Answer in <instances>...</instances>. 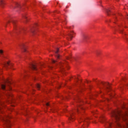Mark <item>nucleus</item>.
<instances>
[{
	"instance_id": "1a4fd4ad",
	"label": "nucleus",
	"mask_w": 128,
	"mask_h": 128,
	"mask_svg": "<svg viewBox=\"0 0 128 128\" xmlns=\"http://www.w3.org/2000/svg\"><path fill=\"white\" fill-rule=\"evenodd\" d=\"M112 126H114V124L112 123L106 122L105 124V128H112Z\"/></svg>"
},
{
	"instance_id": "5701e85b",
	"label": "nucleus",
	"mask_w": 128,
	"mask_h": 128,
	"mask_svg": "<svg viewBox=\"0 0 128 128\" xmlns=\"http://www.w3.org/2000/svg\"><path fill=\"white\" fill-rule=\"evenodd\" d=\"M60 66H61L62 67H63L64 66V63H62L60 64Z\"/></svg>"
},
{
	"instance_id": "2f4dec72",
	"label": "nucleus",
	"mask_w": 128,
	"mask_h": 128,
	"mask_svg": "<svg viewBox=\"0 0 128 128\" xmlns=\"http://www.w3.org/2000/svg\"><path fill=\"white\" fill-rule=\"evenodd\" d=\"M8 22H10L9 21Z\"/></svg>"
},
{
	"instance_id": "9b49d317",
	"label": "nucleus",
	"mask_w": 128,
	"mask_h": 128,
	"mask_svg": "<svg viewBox=\"0 0 128 128\" xmlns=\"http://www.w3.org/2000/svg\"><path fill=\"white\" fill-rule=\"evenodd\" d=\"M30 68H32V70H38L36 66V65L33 64H30Z\"/></svg>"
},
{
	"instance_id": "6e6552de",
	"label": "nucleus",
	"mask_w": 128,
	"mask_h": 128,
	"mask_svg": "<svg viewBox=\"0 0 128 128\" xmlns=\"http://www.w3.org/2000/svg\"><path fill=\"white\" fill-rule=\"evenodd\" d=\"M88 118H81L80 119V121H79V122H84V124H86V123L88 122Z\"/></svg>"
},
{
	"instance_id": "423d86ee",
	"label": "nucleus",
	"mask_w": 128,
	"mask_h": 128,
	"mask_svg": "<svg viewBox=\"0 0 128 128\" xmlns=\"http://www.w3.org/2000/svg\"><path fill=\"white\" fill-rule=\"evenodd\" d=\"M74 112H70V116H68L69 120H72V122L74 118Z\"/></svg>"
},
{
	"instance_id": "bb28decb",
	"label": "nucleus",
	"mask_w": 128,
	"mask_h": 128,
	"mask_svg": "<svg viewBox=\"0 0 128 128\" xmlns=\"http://www.w3.org/2000/svg\"><path fill=\"white\" fill-rule=\"evenodd\" d=\"M86 38V36H84V38Z\"/></svg>"
},
{
	"instance_id": "a211bd4d",
	"label": "nucleus",
	"mask_w": 128,
	"mask_h": 128,
	"mask_svg": "<svg viewBox=\"0 0 128 128\" xmlns=\"http://www.w3.org/2000/svg\"><path fill=\"white\" fill-rule=\"evenodd\" d=\"M36 87L38 88V90H40V84H37L36 85Z\"/></svg>"
},
{
	"instance_id": "f257e3e1",
	"label": "nucleus",
	"mask_w": 128,
	"mask_h": 128,
	"mask_svg": "<svg viewBox=\"0 0 128 128\" xmlns=\"http://www.w3.org/2000/svg\"><path fill=\"white\" fill-rule=\"evenodd\" d=\"M111 114L112 116L114 118V120H115L116 124L118 126V128H128V124H126V126H122L120 122H118V121L120 120V118L126 120V116H128V113L124 114L122 112V111L116 110L112 111L111 112Z\"/></svg>"
},
{
	"instance_id": "cd10ccee",
	"label": "nucleus",
	"mask_w": 128,
	"mask_h": 128,
	"mask_svg": "<svg viewBox=\"0 0 128 128\" xmlns=\"http://www.w3.org/2000/svg\"><path fill=\"white\" fill-rule=\"evenodd\" d=\"M76 110L77 112H78V108Z\"/></svg>"
},
{
	"instance_id": "39448f33",
	"label": "nucleus",
	"mask_w": 128,
	"mask_h": 128,
	"mask_svg": "<svg viewBox=\"0 0 128 128\" xmlns=\"http://www.w3.org/2000/svg\"><path fill=\"white\" fill-rule=\"evenodd\" d=\"M6 84H1V88L2 90H6V86H10V82L8 80L5 81Z\"/></svg>"
},
{
	"instance_id": "7c9ffc66",
	"label": "nucleus",
	"mask_w": 128,
	"mask_h": 128,
	"mask_svg": "<svg viewBox=\"0 0 128 128\" xmlns=\"http://www.w3.org/2000/svg\"><path fill=\"white\" fill-rule=\"evenodd\" d=\"M68 60H70V58H68Z\"/></svg>"
},
{
	"instance_id": "393cba45",
	"label": "nucleus",
	"mask_w": 128,
	"mask_h": 128,
	"mask_svg": "<svg viewBox=\"0 0 128 128\" xmlns=\"http://www.w3.org/2000/svg\"><path fill=\"white\" fill-rule=\"evenodd\" d=\"M64 24H66V20H65L64 21Z\"/></svg>"
},
{
	"instance_id": "9d476101",
	"label": "nucleus",
	"mask_w": 128,
	"mask_h": 128,
	"mask_svg": "<svg viewBox=\"0 0 128 128\" xmlns=\"http://www.w3.org/2000/svg\"><path fill=\"white\" fill-rule=\"evenodd\" d=\"M58 48H56V50L54 52H55V56H56V58H60V54H58Z\"/></svg>"
},
{
	"instance_id": "6ab92c4d",
	"label": "nucleus",
	"mask_w": 128,
	"mask_h": 128,
	"mask_svg": "<svg viewBox=\"0 0 128 128\" xmlns=\"http://www.w3.org/2000/svg\"><path fill=\"white\" fill-rule=\"evenodd\" d=\"M101 122H104V117H102L100 118Z\"/></svg>"
},
{
	"instance_id": "4468645a",
	"label": "nucleus",
	"mask_w": 128,
	"mask_h": 128,
	"mask_svg": "<svg viewBox=\"0 0 128 128\" xmlns=\"http://www.w3.org/2000/svg\"><path fill=\"white\" fill-rule=\"evenodd\" d=\"M3 66L4 68H8V66H10V62H7L6 63H4Z\"/></svg>"
},
{
	"instance_id": "c85d7f7f",
	"label": "nucleus",
	"mask_w": 128,
	"mask_h": 128,
	"mask_svg": "<svg viewBox=\"0 0 128 128\" xmlns=\"http://www.w3.org/2000/svg\"><path fill=\"white\" fill-rule=\"evenodd\" d=\"M82 128H84V126H82Z\"/></svg>"
},
{
	"instance_id": "b1692460",
	"label": "nucleus",
	"mask_w": 128,
	"mask_h": 128,
	"mask_svg": "<svg viewBox=\"0 0 128 128\" xmlns=\"http://www.w3.org/2000/svg\"><path fill=\"white\" fill-rule=\"evenodd\" d=\"M46 106H50V104L48 103H46Z\"/></svg>"
},
{
	"instance_id": "f03ea898",
	"label": "nucleus",
	"mask_w": 128,
	"mask_h": 128,
	"mask_svg": "<svg viewBox=\"0 0 128 128\" xmlns=\"http://www.w3.org/2000/svg\"><path fill=\"white\" fill-rule=\"evenodd\" d=\"M12 22L14 26V30L16 31V32H19L20 34H24V32L26 30V28H20V26H16V21L12 20Z\"/></svg>"
},
{
	"instance_id": "2eb2a0df",
	"label": "nucleus",
	"mask_w": 128,
	"mask_h": 128,
	"mask_svg": "<svg viewBox=\"0 0 128 128\" xmlns=\"http://www.w3.org/2000/svg\"><path fill=\"white\" fill-rule=\"evenodd\" d=\"M4 2L2 1V0H0V6H2V8H4Z\"/></svg>"
},
{
	"instance_id": "c756f323",
	"label": "nucleus",
	"mask_w": 128,
	"mask_h": 128,
	"mask_svg": "<svg viewBox=\"0 0 128 128\" xmlns=\"http://www.w3.org/2000/svg\"><path fill=\"white\" fill-rule=\"evenodd\" d=\"M106 22H110V20H108V21H106Z\"/></svg>"
},
{
	"instance_id": "f8f14e48",
	"label": "nucleus",
	"mask_w": 128,
	"mask_h": 128,
	"mask_svg": "<svg viewBox=\"0 0 128 128\" xmlns=\"http://www.w3.org/2000/svg\"><path fill=\"white\" fill-rule=\"evenodd\" d=\"M21 48L23 50V52H26V47H24V44H22L21 46Z\"/></svg>"
},
{
	"instance_id": "a878e982",
	"label": "nucleus",
	"mask_w": 128,
	"mask_h": 128,
	"mask_svg": "<svg viewBox=\"0 0 128 128\" xmlns=\"http://www.w3.org/2000/svg\"><path fill=\"white\" fill-rule=\"evenodd\" d=\"M120 32H122V30H120Z\"/></svg>"
},
{
	"instance_id": "20e7f679",
	"label": "nucleus",
	"mask_w": 128,
	"mask_h": 128,
	"mask_svg": "<svg viewBox=\"0 0 128 128\" xmlns=\"http://www.w3.org/2000/svg\"><path fill=\"white\" fill-rule=\"evenodd\" d=\"M74 32L73 31H70L67 35L68 40H72V38H74Z\"/></svg>"
},
{
	"instance_id": "0eeeda50",
	"label": "nucleus",
	"mask_w": 128,
	"mask_h": 128,
	"mask_svg": "<svg viewBox=\"0 0 128 128\" xmlns=\"http://www.w3.org/2000/svg\"><path fill=\"white\" fill-rule=\"evenodd\" d=\"M101 84H102V86H105L106 90H110V83L101 82Z\"/></svg>"
},
{
	"instance_id": "4be33fe9",
	"label": "nucleus",
	"mask_w": 128,
	"mask_h": 128,
	"mask_svg": "<svg viewBox=\"0 0 128 128\" xmlns=\"http://www.w3.org/2000/svg\"><path fill=\"white\" fill-rule=\"evenodd\" d=\"M96 54L98 56L100 54V52H97Z\"/></svg>"
},
{
	"instance_id": "7ed1b4c3",
	"label": "nucleus",
	"mask_w": 128,
	"mask_h": 128,
	"mask_svg": "<svg viewBox=\"0 0 128 128\" xmlns=\"http://www.w3.org/2000/svg\"><path fill=\"white\" fill-rule=\"evenodd\" d=\"M8 118H10V116H6L3 118V120L7 128L10 127V120H8Z\"/></svg>"
},
{
	"instance_id": "aec40b11",
	"label": "nucleus",
	"mask_w": 128,
	"mask_h": 128,
	"mask_svg": "<svg viewBox=\"0 0 128 128\" xmlns=\"http://www.w3.org/2000/svg\"><path fill=\"white\" fill-rule=\"evenodd\" d=\"M4 54V51L2 50H0V54Z\"/></svg>"
},
{
	"instance_id": "412c9836",
	"label": "nucleus",
	"mask_w": 128,
	"mask_h": 128,
	"mask_svg": "<svg viewBox=\"0 0 128 128\" xmlns=\"http://www.w3.org/2000/svg\"><path fill=\"white\" fill-rule=\"evenodd\" d=\"M56 60H52V62L53 63V64H56Z\"/></svg>"
},
{
	"instance_id": "dca6fc26",
	"label": "nucleus",
	"mask_w": 128,
	"mask_h": 128,
	"mask_svg": "<svg viewBox=\"0 0 128 128\" xmlns=\"http://www.w3.org/2000/svg\"><path fill=\"white\" fill-rule=\"evenodd\" d=\"M106 12L108 16H110V9H106Z\"/></svg>"
},
{
	"instance_id": "f3484780",
	"label": "nucleus",
	"mask_w": 128,
	"mask_h": 128,
	"mask_svg": "<svg viewBox=\"0 0 128 128\" xmlns=\"http://www.w3.org/2000/svg\"><path fill=\"white\" fill-rule=\"evenodd\" d=\"M24 18L25 19V22H28V19L27 17L26 16V15L23 16Z\"/></svg>"
},
{
	"instance_id": "ddd939ff",
	"label": "nucleus",
	"mask_w": 128,
	"mask_h": 128,
	"mask_svg": "<svg viewBox=\"0 0 128 128\" xmlns=\"http://www.w3.org/2000/svg\"><path fill=\"white\" fill-rule=\"evenodd\" d=\"M30 32L32 34H34V27H32L30 29Z\"/></svg>"
}]
</instances>
